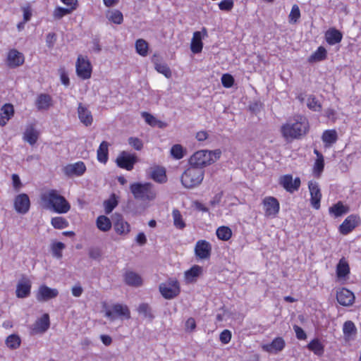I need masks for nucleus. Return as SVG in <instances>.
<instances>
[{
	"label": "nucleus",
	"mask_w": 361,
	"mask_h": 361,
	"mask_svg": "<svg viewBox=\"0 0 361 361\" xmlns=\"http://www.w3.org/2000/svg\"><path fill=\"white\" fill-rule=\"evenodd\" d=\"M137 311L140 314H142L145 318L152 319L154 316L152 313L150 307L147 303H142L139 305Z\"/></svg>",
	"instance_id": "obj_49"
},
{
	"label": "nucleus",
	"mask_w": 361,
	"mask_h": 361,
	"mask_svg": "<svg viewBox=\"0 0 361 361\" xmlns=\"http://www.w3.org/2000/svg\"><path fill=\"white\" fill-rule=\"evenodd\" d=\"M159 291L165 299H173L180 293L179 283L176 279H170L159 285Z\"/></svg>",
	"instance_id": "obj_6"
},
{
	"label": "nucleus",
	"mask_w": 361,
	"mask_h": 361,
	"mask_svg": "<svg viewBox=\"0 0 361 361\" xmlns=\"http://www.w3.org/2000/svg\"><path fill=\"white\" fill-rule=\"evenodd\" d=\"M35 106L39 111H46L53 106L51 97L48 94H39L35 101Z\"/></svg>",
	"instance_id": "obj_23"
},
{
	"label": "nucleus",
	"mask_w": 361,
	"mask_h": 361,
	"mask_svg": "<svg viewBox=\"0 0 361 361\" xmlns=\"http://www.w3.org/2000/svg\"><path fill=\"white\" fill-rule=\"evenodd\" d=\"M51 224L56 229H63L68 226V222L66 219L61 216L54 217L51 220Z\"/></svg>",
	"instance_id": "obj_46"
},
{
	"label": "nucleus",
	"mask_w": 361,
	"mask_h": 361,
	"mask_svg": "<svg viewBox=\"0 0 361 361\" xmlns=\"http://www.w3.org/2000/svg\"><path fill=\"white\" fill-rule=\"evenodd\" d=\"M105 316L111 322L116 320L118 317L128 319L130 318V312L126 305L115 304L111 307H105Z\"/></svg>",
	"instance_id": "obj_7"
},
{
	"label": "nucleus",
	"mask_w": 361,
	"mask_h": 361,
	"mask_svg": "<svg viewBox=\"0 0 361 361\" xmlns=\"http://www.w3.org/2000/svg\"><path fill=\"white\" fill-rule=\"evenodd\" d=\"M234 82V78L230 74L225 73L221 77V83L224 87L229 88L232 87Z\"/></svg>",
	"instance_id": "obj_55"
},
{
	"label": "nucleus",
	"mask_w": 361,
	"mask_h": 361,
	"mask_svg": "<svg viewBox=\"0 0 361 361\" xmlns=\"http://www.w3.org/2000/svg\"><path fill=\"white\" fill-rule=\"evenodd\" d=\"M212 252L211 244L205 240H200L196 243L195 253L197 257L201 259L209 258Z\"/></svg>",
	"instance_id": "obj_12"
},
{
	"label": "nucleus",
	"mask_w": 361,
	"mask_h": 361,
	"mask_svg": "<svg viewBox=\"0 0 361 361\" xmlns=\"http://www.w3.org/2000/svg\"><path fill=\"white\" fill-rule=\"evenodd\" d=\"M117 205V202L114 200H108L104 202L105 212L109 214Z\"/></svg>",
	"instance_id": "obj_60"
},
{
	"label": "nucleus",
	"mask_w": 361,
	"mask_h": 361,
	"mask_svg": "<svg viewBox=\"0 0 361 361\" xmlns=\"http://www.w3.org/2000/svg\"><path fill=\"white\" fill-rule=\"evenodd\" d=\"M202 32H203L204 35H207V30L204 27L202 32L197 31L193 33V37L192 38L190 49L191 51L197 54L202 51L203 44L202 42Z\"/></svg>",
	"instance_id": "obj_24"
},
{
	"label": "nucleus",
	"mask_w": 361,
	"mask_h": 361,
	"mask_svg": "<svg viewBox=\"0 0 361 361\" xmlns=\"http://www.w3.org/2000/svg\"><path fill=\"white\" fill-rule=\"evenodd\" d=\"M307 105L310 109L313 111H320L322 106L314 97L310 96L307 99Z\"/></svg>",
	"instance_id": "obj_54"
},
{
	"label": "nucleus",
	"mask_w": 361,
	"mask_h": 361,
	"mask_svg": "<svg viewBox=\"0 0 361 361\" xmlns=\"http://www.w3.org/2000/svg\"><path fill=\"white\" fill-rule=\"evenodd\" d=\"M6 344L11 349H17L20 345V338L16 334H11L7 337Z\"/></svg>",
	"instance_id": "obj_44"
},
{
	"label": "nucleus",
	"mask_w": 361,
	"mask_h": 361,
	"mask_svg": "<svg viewBox=\"0 0 361 361\" xmlns=\"http://www.w3.org/2000/svg\"><path fill=\"white\" fill-rule=\"evenodd\" d=\"M308 188L310 193L311 205L315 209H319L322 199V193L319 185L317 182L310 181Z\"/></svg>",
	"instance_id": "obj_13"
},
{
	"label": "nucleus",
	"mask_w": 361,
	"mask_h": 361,
	"mask_svg": "<svg viewBox=\"0 0 361 361\" xmlns=\"http://www.w3.org/2000/svg\"><path fill=\"white\" fill-rule=\"evenodd\" d=\"M31 281L26 277L23 276L18 281L16 286V296L19 298H24L30 294Z\"/></svg>",
	"instance_id": "obj_18"
},
{
	"label": "nucleus",
	"mask_w": 361,
	"mask_h": 361,
	"mask_svg": "<svg viewBox=\"0 0 361 361\" xmlns=\"http://www.w3.org/2000/svg\"><path fill=\"white\" fill-rule=\"evenodd\" d=\"M39 133L33 126H29L24 133V140L31 145L36 143Z\"/></svg>",
	"instance_id": "obj_33"
},
{
	"label": "nucleus",
	"mask_w": 361,
	"mask_h": 361,
	"mask_svg": "<svg viewBox=\"0 0 361 361\" xmlns=\"http://www.w3.org/2000/svg\"><path fill=\"white\" fill-rule=\"evenodd\" d=\"M285 341L281 337L274 338L271 343L264 346V349L269 353H277L281 351L285 347Z\"/></svg>",
	"instance_id": "obj_29"
},
{
	"label": "nucleus",
	"mask_w": 361,
	"mask_h": 361,
	"mask_svg": "<svg viewBox=\"0 0 361 361\" xmlns=\"http://www.w3.org/2000/svg\"><path fill=\"white\" fill-rule=\"evenodd\" d=\"M97 228L104 232H106L111 228V223L110 219L106 216H99L97 219Z\"/></svg>",
	"instance_id": "obj_40"
},
{
	"label": "nucleus",
	"mask_w": 361,
	"mask_h": 361,
	"mask_svg": "<svg viewBox=\"0 0 361 361\" xmlns=\"http://www.w3.org/2000/svg\"><path fill=\"white\" fill-rule=\"evenodd\" d=\"M233 6L232 0H223L219 4V7L223 11H230Z\"/></svg>",
	"instance_id": "obj_59"
},
{
	"label": "nucleus",
	"mask_w": 361,
	"mask_h": 361,
	"mask_svg": "<svg viewBox=\"0 0 361 361\" xmlns=\"http://www.w3.org/2000/svg\"><path fill=\"white\" fill-rule=\"evenodd\" d=\"M326 58V49L320 46L318 49L312 54L308 58V62L316 63L324 60Z\"/></svg>",
	"instance_id": "obj_34"
},
{
	"label": "nucleus",
	"mask_w": 361,
	"mask_h": 361,
	"mask_svg": "<svg viewBox=\"0 0 361 361\" xmlns=\"http://www.w3.org/2000/svg\"><path fill=\"white\" fill-rule=\"evenodd\" d=\"M293 329L298 339L305 340L307 338L306 333L301 327L298 326V325H294Z\"/></svg>",
	"instance_id": "obj_61"
},
{
	"label": "nucleus",
	"mask_w": 361,
	"mask_h": 361,
	"mask_svg": "<svg viewBox=\"0 0 361 361\" xmlns=\"http://www.w3.org/2000/svg\"><path fill=\"white\" fill-rule=\"evenodd\" d=\"M88 255L91 259H98L102 256V252L98 247H90L88 250Z\"/></svg>",
	"instance_id": "obj_58"
},
{
	"label": "nucleus",
	"mask_w": 361,
	"mask_h": 361,
	"mask_svg": "<svg viewBox=\"0 0 361 361\" xmlns=\"http://www.w3.org/2000/svg\"><path fill=\"white\" fill-rule=\"evenodd\" d=\"M56 40V37L54 33H49L46 37V43L49 48H52Z\"/></svg>",
	"instance_id": "obj_63"
},
{
	"label": "nucleus",
	"mask_w": 361,
	"mask_h": 361,
	"mask_svg": "<svg viewBox=\"0 0 361 361\" xmlns=\"http://www.w3.org/2000/svg\"><path fill=\"white\" fill-rule=\"evenodd\" d=\"M204 176V170L200 167L190 166L182 173L180 181L185 188L192 189L199 186Z\"/></svg>",
	"instance_id": "obj_4"
},
{
	"label": "nucleus",
	"mask_w": 361,
	"mask_h": 361,
	"mask_svg": "<svg viewBox=\"0 0 361 361\" xmlns=\"http://www.w3.org/2000/svg\"><path fill=\"white\" fill-rule=\"evenodd\" d=\"M264 209L266 216H276L279 211V202L274 197H265L263 200Z\"/></svg>",
	"instance_id": "obj_16"
},
{
	"label": "nucleus",
	"mask_w": 361,
	"mask_h": 361,
	"mask_svg": "<svg viewBox=\"0 0 361 361\" xmlns=\"http://www.w3.org/2000/svg\"><path fill=\"white\" fill-rule=\"evenodd\" d=\"M350 273L348 263L343 257L336 266V274L338 278H344Z\"/></svg>",
	"instance_id": "obj_37"
},
{
	"label": "nucleus",
	"mask_w": 361,
	"mask_h": 361,
	"mask_svg": "<svg viewBox=\"0 0 361 361\" xmlns=\"http://www.w3.org/2000/svg\"><path fill=\"white\" fill-rule=\"evenodd\" d=\"M136 162V157L126 152H122L116 158L117 165L122 169L130 171L133 169V165Z\"/></svg>",
	"instance_id": "obj_14"
},
{
	"label": "nucleus",
	"mask_w": 361,
	"mask_h": 361,
	"mask_svg": "<svg viewBox=\"0 0 361 361\" xmlns=\"http://www.w3.org/2000/svg\"><path fill=\"white\" fill-rule=\"evenodd\" d=\"M300 18V11L297 4L292 6L290 13L288 16V21L290 24L296 23Z\"/></svg>",
	"instance_id": "obj_47"
},
{
	"label": "nucleus",
	"mask_w": 361,
	"mask_h": 361,
	"mask_svg": "<svg viewBox=\"0 0 361 361\" xmlns=\"http://www.w3.org/2000/svg\"><path fill=\"white\" fill-rule=\"evenodd\" d=\"M63 171L68 176H80L85 172L86 166L82 161H78L66 165Z\"/></svg>",
	"instance_id": "obj_19"
},
{
	"label": "nucleus",
	"mask_w": 361,
	"mask_h": 361,
	"mask_svg": "<svg viewBox=\"0 0 361 361\" xmlns=\"http://www.w3.org/2000/svg\"><path fill=\"white\" fill-rule=\"evenodd\" d=\"M114 221V229L118 234L127 235L130 232V224L124 220L121 214H115Z\"/></svg>",
	"instance_id": "obj_20"
},
{
	"label": "nucleus",
	"mask_w": 361,
	"mask_h": 361,
	"mask_svg": "<svg viewBox=\"0 0 361 361\" xmlns=\"http://www.w3.org/2000/svg\"><path fill=\"white\" fill-rule=\"evenodd\" d=\"M324 37L326 42L329 45H334L341 42L343 34L335 27H331L326 31Z\"/></svg>",
	"instance_id": "obj_25"
},
{
	"label": "nucleus",
	"mask_w": 361,
	"mask_h": 361,
	"mask_svg": "<svg viewBox=\"0 0 361 361\" xmlns=\"http://www.w3.org/2000/svg\"><path fill=\"white\" fill-rule=\"evenodd\" d=\"M216 234L219 239L226 241L231 238L232 231L229 227L222 226L217 228Z\"/></svg>",
	"instance_id": "obj_41"
},
{
	"label": "nucleus",
	"mask_w": 361,
	"mask_h": 361,
	"mask_svg": "<svg viewBox=\"0 0 361 361\" xmlns=\"http://www.w3.org/2000/svg\"><path fill=\"white\" fill-rule=\"evenodd\" d=\"M47 209L58 214H66L71 209V205L64 197L56 190H49L40 196Z\"/></svg>",
	"instance_id": "obj_1"
},
{
	"label": "nucleus",
	"mask_w": 361,
	"mask_h": 361,
	"mask_svg": "<svg viewBox=\"0 0 361 361\" xmlns=\"http://www.w3.org/2000/svg\"><path fill=\"white\" fill-rule=\"evenodd\" d=\"M75 9V6H72L68 8L57 7L54 11V16L55 18L61 19L64 16L71 13Z\"/></svg>",
	"instance_id": "obj_50"
},
{
	"label": "nucleus",
	"mask_w": 361,
	"mask_h": 361,
	"mask_svg": "<svg viewBox=\"0 0 361 361\" xmlns=\"http://www.w3.org/2000/svg\"><path fill=\"white\" fill-rule=\"evenodd\" d=\"M231 333L230 331H228L227 329L224 330L221 333L220 336H219L220 341L224 344L228 343L231 341Z\"/></svg>",
	"instance_id": "obj_62"
},
{
	"label": "nucleus",
	"mask_w": 361,
	"mask_h": 361,
	"mask_svg": "<svg viewBox=\"0 0 361 361\" xmlns=\"http://www.w3.org/2000/svg\"><path fill=\"white\" fill-rule=\"evenodd\" d=\"M13 114L14 109L13 105L10 104H4L1 109L0 126H5L9 119L13 116Z\"/></svg>",
	"instance_id": "obj_30"
},
{
	"label": "nucleus",
	"mask_w": 361,
	"mask_h": 361,
	"mask_svg": "<svg viewBox=\"0 0 361 361\" xmlns=\"http://www.w3.org/2000/svg\"><path fill=\"white\" fill-rule=\"evenodd\" d=\"M171 154L176 159H182L184 157L183 147L179 144L173 145L171 149Z\"/></svg>",
	"instance_id": "obj_51"
},
{
	"label": "nucleus",
	"mask_w": 361,
	"mask_h": 361,
	"mask_svg": "<svg viewBox=\"0 0 361 361\" xmlns=\"http://www.w3.org/2000/svg\"><path fill=\"white\" fill-rule=\"evenodd\" d=\"M128 144L136 150H141L143 147V143L137 137H130L128 138Z\"/></svg>",
	"instance_id": "obj_56"
},
{
	"label": "nucleus",
	"mask_w": 361,
	"mask_h": 361,
	"mask_svg": "<svg viewBox=\"0 0 361 361\" xmlns=\"http://www.w3.org/2000/svg\"><path fill=\"white\" fill-rule=\"evenodd\" d=\"M307 348L317 355H322L324 351V347L318 338L312 340Z\"/></svg>",
	"instance_id": "obj_38"
},
{
	"label": "nucleus",
	"mask_w": 361,
	"mask_h": 361,
	"mask_svg": "<svg viewBox=\"0 0 361 361\" xmlns=\"http://www.w3.org/2000/svg\"><path fill=\"white\" fill-rule=\"evenodd\" d=\"M130 192L136 200L152 201L157 197V191L150 183H134L130 186Z\"/></svg>",
	"instance_id": "obj_5"
},
{
	"label": "nucleus",
	"mask_w": 361,
	"mask_h": 361,
	"mask_svg": "<svg viewBox=\"0 0 361 361\" xmlns=\"http://www.w3.org/2000/svg\"><path fill=\"white\" fill-rule=\"evenodd\" d=\"M202 268L198 265L192 266L189 270L184 274L185 279L187 283H192L196 281L197 278L202 274Z\"/></svg>",
	"instance_id": "obj_32"
},
{
	"label": "nucleus",
	"mask_w": 361,
	"mask_h": 361,
	"mask_svg": "<svg viewBox=\"0 0 361 361\" xmlns=\"http://www.w3.org/2000/svg\"><path fill=\"white\" fill-rule=\"evenodd\" d=\"M59 291L56 288H51L45 285L39 286L36 295L37 300L39 302L47 301L57 297Z\"/></svg>",
	"instance_id": "obj_17"
},
{
	"label": "nucleus",
	"mask_w": 361,
	"mask_h": 361,
	"mask_svg": "<svg viewBox=\"0 0 361 361\" xmlns=\"http://www.w3.org/2000/svg\"><path fill=\"white\" fill-rule=\"evenodd\" d=\"M106 16L109 20L118 25L121 24L123 20V14L118 10H109L107 11Z\"/></svg>",
	"instance_id": "obj_39"
},
{
	"label": "nucleus",
	"mask_w": 361,
	"mask_h": 361,
	"mask_svg": "<svg viewBox=\"0 0 361 361\" xmlns=\"http://www.w3.org/2000/svg\"><path fill=\"white\" fill-rule=\"evenodd\" d=\"M172 216L173 219V224L176 228L180 229L185 228V224L183 220L180 212L178 209L173 210Z\"/></svg>",
	"instance_id": "obj_48"
},
{
	"label": "nucleus",
	"mask_w": 361,
	"mask_h": 361,
	"mask_svg": "<svg viewBox=\"0 0 361 361\" xmlns=\"http://www.w3.org/2000/svg\"><path fill=\"white\" fill-rule=\"evenodd\" d=\"M359 216L355 214L349 215L339 226V232L343 235H348L360 224Z\"/></svg>",
	"instance_id": "obj_10"
},
{
	"label": "nucleus",
	"mask_w": 361,
	"mask_h": 361,
	"mask_svg": "<svg viewBox=\"0 0 361 361\" xmlns=\"http://www.w3.org/2000/svg\"><path fill=\"white\" fill-rule=\"evenodd\" d=\"M279 183L287 192L290 193L297 191L301 184L300 178L297 177L293 180L290 174L281 176Z\"/></svg>",
	"instance_id": "obj_9"
},
{
	"label": "nucleus",
	"mask_w": 361,
	"mask_h": 361,
	"mask_svg": "<svg viewBox=\"0 0 361 361\" xmlns=\"http://www.w3.org/2000/svg\"><path fill=\"white\" fill-rule=\"evenodd\" d=\"M221 152L216 149L210 150H199L195 152L189 159L190 166L194 167H200L204 169L207 166L216 161L219 158Z\"/></svg>",
	"instance_id": "obj_3"
},
{
	"label": "nucleus",
	"mask_w": 361,
	"mask_h": 361,
	"mask_svg": "<svg viewBox=\"0 0 361 361\" xmlns=\"http://www.w3.org/2000/svg\"><path fill=\"white\" fill-rule=\"evenodd\" d=\"M142 117L148 125L155 127V123L157 119L153 115L144 111L142 113Z\"/></svg>",
	"instance_id": "obj_57"
},
{
	"label": "nucleus",
	"mask_w": 361,
	"mask_h": 361,
	"mask_svg": "<svg viewBox=\"0 0 361 361\" xmlns=\"http://www.w3.org/2000/svg\"><path fill=\"white\" fill-rule=\"evenodd\" d=\"M49 316L48 314H44L33 324L32 332L34 334H43L49 328Z\"/></svg>",
	"instance_id": "obj_22"
},
{
	"label": "nucleus",
	"mask_w": 361,
	"mask_h": 361,
	"mask_svg": "<svg viewBox=\"0 0 361 361\" xmlns=\"http://www.w3.org/2000/svg\"><path fill=\"white\" fill-rule=\"evenodd\" d=\"M148 176L158 183H164L167 181L166 169L163 166H154L147 170Z\"/></svg>",
	"instance_id": "obj_15"
},
{
	"label": "nucleus",
	"mask_w": 361,
	"mask_h": 361,
	"mask_svg": "<svg viewBox=\"0 0 361 361\" xmlns=\"http://www.w3.org/2000/svg\"><path fill=\"white\" fill-rule=\"evenodd\" d=\"M30 207V202L27 195L22 193L15 197L14 208L18 214H26L29 211Z\"/></svg>",
	"instance_id": "obj_11"
},
{
	"label": "nucleus",
	"mask_w": 361,
	"mask_h": 361,
	"mask_svg": "<svg viewBox=\"0 0 361 361\" xmlns=\"http://www.w3.org/2000/svg\"><path fill=\"white\" fill-rule=\"evenodd\" d=\"M155 69L160 73L163 74L167 78L171 76V72L168 66L165 63H159L154 61Z\"/></svg>",
	"instance_id": "obj_53"
},
{
	"label": "nucleus",
	"mask_w": 361,
	"mask_h": 361,
	"mask_svg": "<svg viewBox=\"0 0 361 361\" xmlns=\"http://www.w3.org/2000/svg\"><path fill=\"white\" fill-rule=\"evenodd\" d=\"M76 72L78 75L82 79H88L91 77L92 66L87 58L80 55L76 62Z\"/></svg>",
	"instance_id": "obj_8"
},
{
	"label": "nucleus",
	"mask_w": 361,
	"mask_h": 361,
	"mask_svg": "<svg viewBox=\"0 0 361 361\" xmlns=\"http://www.w3.org/2000/svg\"><path fill=\"white\" fill-rule=\"evenodd\" d=\"M337 140V134L334 130H327L323 133L322 140L328 144H333Z\"/></svg>",
	"instance_id": "obj_45"
},
{
	"label": "nucleus",
	"mask_w": 361,
	"mask_h": 361,
	"mask_svg": "<svg viewBox=\"0 0 361 361\" xmlns=\"http://www.w3.org/2000/svg\"><path fill=\"white\" fill-rule=\"evenodd\" d=\"M136 51L142 56H146L148 54V43L143 39H139L135 42Z\"/></svg>",
	"instance_id": "obj_42"
},
{
	"label": "nucleus",
	"mask_w": 361,
	"mask_h": 361,
	"mask_svg": "<svg viewBox=\"0 0 361 361\" xmlns=\"http://www.w3.org/2000/svg\"><path fill=\"white\" fill-rule=\"evenodd\" d=\"M65 245L63 243L58 242L51 245V252L54 257L60 259L62 257L61 251L64 249Z\"/></svg>",
	"instance_id": "obj_52"
},
{
	"label": "nucleus",
	"mask_w": 361,
	"mask_h": 361,
	"mask_svg": "<svg viewBox=\"0 0 361 361\" xmlns=\"http://www.w3.org/2000/svg\"><path fill=\"white\" fill-rule=\"evenodd\" d=\"M336 299L340 305L350 306L354 302L355 295L353 292L343 288L337 292Z\"/></svg>",
	"instance_id": "obj_21"
},
{
	"label": "nucleus",
	"mask_w": 361,
	"mask_h": 361,
	"mask_svg": "<svg viewBox=\"0 0 361 361\" xmlns=\"http://www.w3.org/2000/svg\"><path fill=\"white\" fill-rule=\"evenodd\" d=\"M349 211V207L343 204L341 201H338L337 203L333 204L329 208V214L332 215L335 218L340 217L348 213Z\"/></svg>",
	"instance_id": "obj_28"
},
{
	"label": "nucleus",
	"mask_w": 361,
	"mask_h": 361,
	"mask_svg": "<svg viewBox=\"0 0 361 361\" xmlns=\"http://www.w3.org/2000/svg\"><path fill=\"white\" fill-rule=\"evenodd\" d=\"M108 147L109 143L106 141H103L97 149V159L99 162L105 164L108 160Z\"/></svg>",
	"instance_id": "obj_36"
},
{
	"label": "nucleus",
	"mask_w": 361,
	"mask_h": 361,
	"mask_svg": "<svg viewBox=\"0 0 361 361\" xmlns=\"http://www.w3.org/2000/svg\"><path fill=\"white\" fill-rule=\"evenodd\" d=\"M124 282L130 286L140 287L142 285V277L135 271H127L123 276Z\"/></svg>",
	"instance_id": "obj_26"
},
{
	"label": "nucleus",
	"mask_w": 361,
	"mask_h": 361,
	"mask_svg": "<svg viewBox=\"0 0 361 361\" xmlns=\"http://www.w3.org/2000/svg\"><path fill=\"white\" fill-rule=\"evenodd\" d=\"M324 156L319 157V159H317L314 167H313V173L314 176L317 178L320 177L322 173L324 171Z\"/></svg>",
	"instance_id": "obj_43"
},
{
	"label": "nucleus",
	"mask_w": 361,
	"mask_h": 361,
	"mask_svg": "<svg viewBox=\"0 0 361 361\" xmlns=\"http://www.w3.org/2000/svg\"><path fill=\"white\" fill-rule=\"evenodd\" d=\"M78 115L80 122L85 126H89L92 123L93 118L91 112L81 103L78 107Z\"/></svg>",
	"instance_id": "obj_27"
},
{
	"label": "nucleus",
	"mask_w": 361,
	"mask_h": 361,
	"mask_svg": "<svg viewBox=\"0 0 361 361\" xmlns=\"http://www.w3.org/2000/svg\"><path fill=\"white\" fill-rule=\"evenodd\" d=\"M60 78L63 85L65 86L69 85V78L63 69L60 70Z\"/></svg>",
	"instance_id": "obj_64"
},
{
	"label": "nucleus",
	"mask_w": 361,
	"mask_h": 361,
	"mask_svg": "<svg viewBox=\"0 0 361 361\" xmlns=\"http://www.w3.org/2000/svg\"><path fill=\"white\" fill-rule=\"evenodd\" d=\"M294 122H288L282 126L281 131L286 139H298L308 130V122L305 117L297 116Z\"/></svg>",
	"instance_id": "obj_2"
},
{
	"label": "nucleus",
	"mask_w": 361,
	"mask_h": 361,
	"mask_svg": "<svg viewBox=\"0 0 361 361\" xmlns=\"http://www.w3.org/2000/svg\"><path fill=\"white\" fill-rule=\"evenodd\" d=\"M343 332L345 339H351L357 333V329L352 321H346L343 326Z\"/></svg>",
	"instance_id": "obj_35"
},
{
	"label": "nucleus",
	"mask_w": 361,
	"mask_h": 361,
	"mask_svg": "<svg viewBox=\"0 0 361 361\" xmlns=\"http://www.w3.org/2000/svg\"><path fill=\"white\" fill-rule=\"evenodd\" d=\"M8 61L10 66L16 67L23 63L24 58L19 51L11 50L8 55Z\"/></svg>",
	"instance_id": "obj_31"
}]
</instances>
